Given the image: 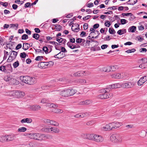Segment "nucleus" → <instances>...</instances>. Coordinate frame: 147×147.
<instances>
[{
	"mask_svg": "<svg viewBox=\"0 0 147 147\" xmlns=\"http://www.w3.org/2000/svg\"><path fill=\"white\" fill-rule=\"evenodd\" d=\"M109 32L110 34H113L115 33L116 32L115 30L113 28L111 29L109 28Z\"/></svg>",
	"mask_w": 147,
	"mask_h": 147,
	"instance_id": "6e6d98bb",
	"label": "nucleus"
},
{
	"mask_svg": "<svg viewBox=\"0 0 147 147\" xmlns=\"http://www.w3.org/2000/svg\"><path fill=\"white\" fill-rule=\"evenodd\" d=\"M20 80L22 82L29 85H33L37 82L36 78L28 76H21L20 77Z\"/></svg>",
	"mask_w": 147,
	"mask_h": 147,
	"instance_id": "f257e3e1",
	"label": "nucleus"
},
{
	"mask_svg": "<svg viewBox=\"0 0 147 147\" xmlns=\"http://www.w3.org/2000/svg\"><path fill=\"white\" fill-rule=\"evenodd\" d=\"M126 30L125 29H123L122 30H119L117 32V33L120 35H122L126 33Z\"/></svg>",
	"mask_w": 147,
	"mask_h": 147,
	"instance_id": "c756f323",
	"label": "nucleus"
},
{
	"mask_svg": "<svg viewBox=\"0 0 147 147\" xmlns=\"http://www.w3.org/2000/svg\"><path fill=\"white\" fill-rule=\"evenodd\" d=\"M103 130L105 131H111L112 130L110 127V123L106 125L103 127Z\"/></svg>",
	"mask_w": 147,
	"mask_h": 147,
	"instance_id": "f3484780",
	"label": "nucleus"
},
{
	"mask_svg": "<svg viewBox=\"0 0 147 147\" xmlns=\"http://www.w3.org/2000/svg\"><path fill=\"white\" fill-rule=\"evenodd\" d=\"M26 55L25 52L21 53L20 54V57L22 58H25L26 57Z\"/></svg>",
	"mask_w": 147,
	"mask_h": 147,
	"instance_id": "338daca9",
	"label": "nucleus"
},
{
	"mask_svg": "<svg viewBox=\"0 0 147 147\" xmlns=\"http://www.w3.org/2000/svg\"><path fill=\"white\" fill-rule=\"evenodd\" d=\"M45 62H40L38 65V66L39 67L42 68H45Z\"/></svg>",
	"mask_w": 147,
	"mask_h": 147,
	"instance_id": "2f4dec72",
	"label": "nucleus"
},
{
	"mask_svg": "<svg viewBox=\"0 0 147 147\" xmlns=\"http://www.w3.org/2000/svg\"><path fill=\"white\" fill-rule=\"evenodd\" d=\"M93 134H84L82 135V136L84 138L92 140L93 138Z\"/></svg>",
	"mask_w": 147,
	"mask_h": 147,
	"instance_id": "0eeeda50",
	"label": "nucleus"
},
{
	"mask_svg": "<svg viewBox=\"0 0 147 147\" xmlns=\"http://www.w3.org/2000/svg\"><path fill=\"white\" fill-rule=\"evenodd\" d=\"M137 1L138 0H129L127 3L128 4L134 5L137 2Z\"/></svg>",
	"mask_w": 147,
	"mask_h": 147,
	"instance_id": "c85d7f7f",
	"label": "nucleus"
},
{
	"mask_svg": "<svg viewBox=\"0 0 147 147\" xmlns=\"http://www.w3.org/2000/svg\"><path fill=\"white\" fill-rule=\"evenodd\" d=\"M11 53L10 56L13 58L15 59L17 56L18 54L17 52L14 51H11Z\"/></svg>",
	"mask_w": 147,
	"mask_h": 147,
	"instance_id": "4be33fe9",
	"label": "nucleus"
},
{
	"mask_svg": "<svg viewBox=\"0 0 147 147\" xmlns=\"http://www.w3.org/2000/svg\"><path fill=\"white\" fill-rule=\"evenodd\" d=\"M110 125L111 127V129H112V130H114L115 129V124L114 122L110 123Z\"/></svg>",
	"mask_w": 147,
	"mask_h": 147,
	"instance_id": "a18cd8bd",
	"label": "nucleus"
},
{
	"mask_svg": "<svg viewBox=\"0 0 147 147\" xmlns=\"http://www.w3.org/2000/svg\"><path fill=\"white\" fill-rule=\"evenodd\" d=\"M14 59L11 57V56H9L8 59H7V61L8 62H11Z\"/></svg>",
	"mask_w": 147,
	"mask_h": 147,
	"instance_id": "680f3d73",
	"label": "nucleus"
},
{
	"mask_svg": "<svg viewBox=\"0 0 147 147\" xmlns=\"http://www.w3.org/2000/svg\"><path fill=\"white\" fill-rule=\"evenodd\" d=\"M41 131L43 132L47 133L50 132V128H44L41 129Z\"/></svg>",
	"mask_w": 147,
	"mask_h": 147,
	"instance_id": "4c0bfd02",
	"label": "nucleus"
},
{
	"mask_svg": "<svg viewBox=\"0 0 147 147\" xmlns=\"http://www.w3.org/2000/svg\"><path fill=\"white\" fill-rule=\"evenodd\" d=\"M19 65V63L18 61L13 63V64L14 67L15 68L17 67Z\"/></svg>",
	"mask_w": 147,
	"mask_h": 147,
	"instance_id": "09e8293b",
	"label": "nucleus"
},
{
	"mask_svg": "<svg viewBox=\"0 0 147 147\" xmlns=\"http://www.w3.org/2000/svg\"><path fill=\"white\" fill-rule=\"evenodd\" d=\"M43 57L42 56H38L36 57L35 60L36 61H40L43 59Z\"/></svg>",
	"mask_w": 147,
	"mask_h": 147,
	"instance_id": "e2e57ef3",
	"label": "nucleus"
},
{
	"mask_svg": "<svg viewBox=\"0 0 147 147\" xmlns=\"http://www.w3.org/2000/svg\"><path fill=\"white\" fill-rule=\"evenodd\" d=\"M46 136L45 134H40L39 138L38 139L39 140H46Z\"/></svg>",
	"mask_w": 147,
	"mask_h": 147,
	"instance_id": "cd10ccee",
	"label": "nucleus"
},
{
	"mask_svg": "<svg viewBox=\"0 0 147 147\" xmlns=\"http://www.w3.org/2000/svg\"><path fill=\"white\" fill-rule=\"evenodd\" d=\"M16 91H10L9 95L11 96H13L16 97Z\"/></svg>",
	"mask_w": 147,
	"mask_h": 147,
	"instance_id": "e433bc0d",
	"label": "nucleus"
},
{
	"mask_svg": "<svg viewBox=\"0 0 147 147\" xmlns=\"http://www.w3.org/2000/svg\"><path fill=\"white\" fill-rule=\"evenodd\" d=\"M136 30V27L134 26H132L129 27L128 29V32H134Z\"/></svg>",
	"mask_w": 147,
	"mask_h": 147,
	"instance_id": "7c9ffc66",
	"label": "nucleus"
},
{
	"mask_svg": "<svg viewBox=\"0 0 147 147\" xmlns=\"http://www.w3.org/2000/svg\"><path fill=\"white\" fill-rule=\"evenodd\" d=\"M93 138L92 140L98 142H102L103 141V137L98 135L96 134H93Z\"/></svg>",
	"mask_w": 147,
	"mask_h": 147,
	"instance_id": "20e7f679",
	"label": "nucleus"
},
{
	"mask_svg": "<svg viewBox=\"0 0 147 147\" xmlns=\"http://www.w3.org/2000/svg\"><path fill=\"white\" fill-rule=\"evenodd\" d=\"M117 143L121 142L123 140V137L119 134H117Z\"/></svg>",
	"mask_w": 147,
	"mask_h": 147,
	"instance_id": "37998d69",
	"label": "nucleus"
},
{
	"mask_svg": "<svg viewBox=\"0 0 147 147\" xmlns=\"http://www.w3.org/2000/svg\"><path fill=\"white\" fill-rule=\"evenodd\" d=\"M81 117H84L88 116L90 115V113L89 112H86L84 113H80Z\"/></svg>",
	"mask_w": 147,
	"mask_h": 147,
	"instance_id": "473e14b6",
	"label": "nucleus"
},
{
	"mask_svg": "<svg viewBox=\"0 0 147 147\" xmlns=\"http://www.w3.org/2000/svg\"><path fill=\"white\" fill-rule=\"evenodd\" d=\"M7 141L13 140L16 138V136L14 134L6 136Z\"/></svg>",
	"mask_w": 147,
	"mask_h": 147,
	"instance_id": "f8f14e48",
	"label": "nucleus"
},
{
	"mask_svg": "<svg viewBox=\"0 0 147 147\" xmlns=\"http://www.w3.org/2000/svg\"><path fill=\"white\" fill-rule=\"evenodd\" d=\"M121 15L123 16H131L132 15V13H122Z\"/></svg>",
	"mask_w": 147,
	"mask_h": 147,
	"instance_id": "de8ad7c7",
	"label": "nucleus"
},
{
	"mask_svg": "<svg viewBox=\"0 0 147 147\" xmlns=\"http://www.w3.org/2000/svg\"><path fill=\"white\" fill-rule=\"evenodd\" d=\"M52 111L55 113H61L63 112V111L59 109H54Z\"/></svg>",
	"mask_w": 147,
	"mask_h": 147,
	"instance_id": "b1692460",
	"label": "nucleus"
},
{
	"mask_svg": "<svg viewBox=\"0 0 147 147\" xmlns=\"http://www.w3.org/2000/svg\"><path fill=\"white\" fill-rule=\"evenodd\" d=\"M114 122L115 124V129L119 127L122 125V123H121L117 121H114Z\"/></svg>",
	"mask_w": 147,
	"mask_h": 147,
	"instance_id": "bb28decb",
	"label": "nucleus"
},
{
	"mask_svg": "<svg viewBox=\"0 0 147 147\" xmlns=\"http://www.w3.org/2000/svg\"><path fill=\"white\" fill-rule=\"evenodd\" d=\"M24 93L20 91H16V97H22L24 95Z\"/></svg>",
	"mask_w": 147,
	"mask_h": 147,
	"instance_id": "9b49d317",
	"label": "nucleus"
},
{
	"mask_svg": "<svg viewBox=\"0 0 147 147\" xmlns=\"http://www.w3.org/2000/svg\"><path fill=\"white\" fill-rule=\"evenodd\" d=\"M103 94L105 99L111 98L113 96V94L111 93H105Z\"/></svg>",
	"mask_w": 147,
	"mask_h": 147,
	"instance_id": "2eb2a0df",
	"label": "nucleus"
},
{
	"mask_svg": "<svg viewBox=\"0 0 147 147\" xmlns=\"http://www.w3.org/2000/svg\"><path fill=\"white\" fill-rule=\"evenodd\" d=\"M86 71H79L77 72L74 74V75L75 76H82L83 75H86L87 74L86 73Z\"/></svg>",
	"mask_w": 147,
	"mask_h": 147,
	"instance_id": "6e6552de",
	"label": "nucleus"
},
{
	"mask_svg": "<svg viewBox=\"0 0 147 147\" xmlns=\"http://www.w3.org/2000/svg\"><path fill=\"white\" fill-rule=\"evenodd\" d=\"M111 71H115L119 69V67L117 65H113L110 66Z\"/></svg>",
	"mask_w": 147,
	"mask_h": 147,
	"instance_id": "a878e982",
	"label": "nucleus"
},
{
	"mask_svg": "<svg viewBox=\"0 0 147 147\" xmlns=\"http://www.w3.org/2000/svg\"><path fill=\"white\" fill-rule=\"evenodd\" d=\"M51 120H50L49 119H44L43 121L47 125H49Z\"/></svg>",
	"mask_w": 147,
	"mask_h": 147,
	"instance_id": "8fccbe9b",
	"label": "nucleus"
},
{
	"mask_svg": "<svg viewBox=\"0 0 147 147\" xmlns=\"http://www.w3.org/2000/svg\"><path fill=\"white\" fill-rule=\"evenodd\" d=\"M55 27L57 30L58 31H60L61 30L62 28L61 26L59 24L56 25Z\"/></svg>",
	"mask_w": 147,
	"mask_h": 147,
	"instance_id": "49530a36",
	"label": "nucleus"
},
{
	"mask_svg": "<svg viewBox=\"0 0 147 147\" xmlns=\"http://www.w3.org/2000/svg\"><path fill=\"white\" fill-rule=\"evenodd\" d=\"M40 103H43V104H44V103H46L47 104V103H48V102H47V99L46 98H43V99H42L41 101H40Z\"/></svg>",
	"mask_w": 147,
	"mask_h": 147,
	"instance_id": "774afa93",
	"label": "nucleus"
},
{
	"mask_svg": "<svg viewBox=\"0 0 147 147\" xmlns=\"http://www.w3.org/2000/svg\"><path fill=\"white\" fill-rule=\"evenodd\" d=\"M28 145L32 147H35L36 145V143L35 142H30Z\"/></svg>",
	"mask_w": 147,
	"mask_h": 147,
	"instance_id": "4d7b16f0",
	"label": "nucleus"
},
{
	"mask_svg": "<svg viewBox=\"0 0 147 147\" xmlns=\"http://www.w3.org/2000/svg\"><path fill=\"white\" fill-rule=\"evenodd\" d=\"M147 81V76H144L142 77L138 82L137 84L138 86H141Z\"/></svg>",
	"mask_w": 147,
	"mask_h": 147,
	"instance_id": "423d86ee",
	"label": "nucleus"
},
{
	"mask_svg": "<svg viewBox=\"0 0 147 147\" xmlns=\"http://www.w3.org/2000/svg\"><path fill=\"white\" fill-rule=\"evenodd\" d=\"M102 71L106 72H109L111 71L110 68L109 66L104 67L102 68Z\"/></svg>",
	"mask_w": 147,
	"mask_h": 147,
	"instance_id": "5701e85b",
	"label": "nucleus"
},
{
	"mask_svg": "<svg viewBox=\"0 0 147 147\" xmlns=\"http://www.w3.org/2000/svg\"><path fill=\"white\" fill-rule=\"evenodd\" d=\"M31 47L30 44L27 43H24L23 44L22 49L24 50H26L29 49Z\"/></svg>",
	"mask_w": 147,
	"mask_h": 147,
	"instance_id": "dca6fc26",
	"label": "nucleus"
},
{
	"mask_svg": "<svg viewBox=\"0 0 147 147\" xmlns=\"http://www.w3.org/2000/svg\"><path fill=\"white\" fill-rule=\"evenodd\" d=\"M119 73H115L111 75V77L112 78L115 79H119Z\"/></svg>",
	"mask_w": 147,
	"mask_h": 147,
	"instance_id": "ea45409f",
	"label": "nucleus"
},
{
	"mask_svg": "<svg viewBox=\"0 0 147 147\" xmlns=\"http://www.w3.org/2000/svg\"><path fill=\"white\" fill-rule=\"evenodd\" d=\"M77 82L79 83L85 84L86 83V80L84 79H79L77 80Z\"/></svg>",
	"mask_w": 147,
	"mask_h": 147,
	"instance_id": "a19ab883",
	"label": "nucleus"
},
{
	"mask_svg": "<svg viewBox=\"0 0 147 147\" xmlns=\"http://www.w3.org/2000/svg\"><path fill=\"white\" fill-rule=\"evenodd\" d=\"M12 79H13V78H10V76H9L8 75L5 76L4 78V80L6 82L11 80V82H12Z\"/></svg>",
	"mask_w": 147,
	"mask_h": 147,
	"instance_id": "79ce46f5",
	"label": "nucleus"
},
{
	"mask_svg": "<svg viewBox=\"0 0 147 147\" xmlns=\"http://www.w3.org/2000/svg\"><path fill=\"white\" fill-rule=\"evenodd\" d=\"M46 106L54 108H57L58 107V105H57L53 103H48V102L47 103Z\"/></svg>",
	"mask_w": 147,
	"mask_h": 147,
	"instance_id": "aec40b11",
	"label": "nucleus"
},
{
	"mask_svg": "<svg viewBox=\"0 0 147 147\" xmlns=\"http://www.w3.org/2000/svg\"><path fill=\"white\" fill-rule=\"evenodd\" d=\"M18 24H11L9 25V26L12 28L17 29L18 27Z\"/></svg>",
	"mask_w": 147,
	"mask_h": 147,
	"instance_id": "c9c22d12",
	"label": "nucleus"
},
{
	"mask_svg": "<svg viewBox=\"0 0 147 147\" xmlns=\"http://www.w3.org/2000/svg\"><path fill=\"white\" fill-rule=\"evenodd\" d=\"M28 38V36L26 34H23L22 36V40H26Z\"/></svg>",
	"mask_w": 147,
	"mask_h": 147,
	"instance_id": "052dcab7",
	"label": "nucleus"
},
{
	"mask_svg": "<svg viewBox=\"0 0 147 147\" xmlns=\"http://www.w3.org/2000/svg\"><path fill=\"white\" fill-rule=\"evenodd\" d=\"M135 83L133 82H127L123 83L122 88H129L134 86Z\"/></svg>",
	"mask_w": 147,
	"mask_h": 147,
	"instance_id": "7ed1b4c3",
	"label": "nucleus"
},
{
	"mask_svg": "<svg viewBox=\"0 0 147 147\" xmlns=\"http://www.w3.org/2000/svg\"><path fill=\"white\" fill-rule=\"evenodd\" d=\"M6 136H0V142H4L7 141Z\"/></svg>",
	"mask_w": 147,
	"mask_h": 147,
	"instance_id": "393cba45",
	"label": "nucleus"
},
{
	"mask_svg": "<svg viewBox=\"0 0 147 147\" xmlns=\"http://www.w3.org/2000/svg\"><path fill=\"white\" fill-rule=\"evenodd\" d=\"M116 134H114L111 136L110 140L111 142L116 143Z\"/></svg>",
	"mask_w": 147,
	"mask_h": 147,
	"instance_id": "6ab92c4d",
	"label": "nucleus"
},
{
	"mask_svg": "<svg viewBox=\"0 0 147 147\" xmlns=\"http://www.w3.org/2000/svg\"><path fill=\"white\" fill-rule=\"evenodd\" d=\"M49 125H53L55 126H57L59 125V123L53 120H51Z\"/></svg>",
	"mask_w": 147,
	"mask_h": 147,
	"instance_id": "72a5a7b5",
	"label": "nucleus"
},
{
	"mask_svg": "<svg viewBox=\"0 0 147 147\" xmlns=\"http://www.w3.org/2000/svg\"><path fill=\"white\" fill-rule=\"evenodd\" d=\"M65 56V54L62 52H60L58 54L55 55L54 56V57L55 58L61 59L64 57Z\"/></svg>",
	"mask_w": 147,
	"mask_h": 147,
	"instance_id": "9d476101",
	"label": "nucleus"
},
{
	"mask_svg": "<svg viewBox=\"0 0 147 147\" xmlns=\"http://www.w3.org/2000/svg\"><path fill=\"white\" fill-rule=\"evenodd\" d=\"M30 108L33 111H38L41 108V107L38 105H34L30 106Z\"/></svg>",
	"mask_w": 147,
	"mask_h": 147,
	"instance_id": "1a4fd4ad",
	"label": "nucleus"
},
{
	"mask_svg": "<svg viewBox=\"0 0 147 147\" xmlns=\"http://www.w3.org/2000/svg\"><path fill=\"white\" fill-rule=\"evenodd\" d=\"M45 40V37L43 36H40L39 38V40L41 42L44 41Z\"/></svg>",
	"mask_w": 147,
	"mask_h": 147,
	"instance_id": "5fc2aeb1",
	"label": "nucleus"
},
{
	"mask_svg": "<svg viewBox=\"0 0 147 147\" xmlns=\"http://www.w3.org/2000/svg\"><path fill=\"white\" fill-rule=\"evenodd\" d=\"M14 82L13 83V84H14V85H18L19 84V82L16 79H14L13 78V79H12V82Z\"/></svg>",
	"mask_w": 147,
	"mask_h": 147,
	"instance_id": "864d4df0",
	"label": "nucleus"
},
{
	"mask_svg": "<svg viewBox=\"0 0 147 147\" xmlns=\"http://www.w3.org/2000/svg\"><path fill=\"white\" fill-rule=\"evenodd\" d=\"M74 28V26H72L71 29L72 31L75 32H78L80 30V28L76 27L75 28Z\"/></svg>",
	"mask_w": 147,
	"mask_h": 147,
	"instance_id": "58836bf2",
	"label": "nucleus"
},
{
	"mask_svg": "<svg viewBox=\"0 0 147 147\" xmlns=\"http://www.w3.org/2000/svg\"><path fill=\"white\" fill-rule=\"evenodd\" d=\"M116 86V84H113L110 85H109V88H110L111 89H116L117 88Z\"/></svg>",
	"mask_w": 147,
	"mask_h": 147,
	"instance_id": "13d9d810",
	"label": "nucleus"
},
{
	"mask_svg": "<svg viewBox=\"0 0 147 147\" xmlns=\"http://www.w3.org/2000/svg\"><path fill=\"white\" fill-rule=\"evenodd\" d=\"M92 103L91 100H88L85 101H84L80 102V104L81 105H89Z\"/></svg>",
	"mask_w": 147,
	"mask_h": 147,
	"instance_id": "412c9836",
	"label": "nucleus"
},
{
	"mask_svg": "<svg viewBox=\"0 0 147 147\" xmlns=\"http://www.w3.org/2000/svg\"><path fill=\"white\" fill-rule=\"evenodd\" d=\"M136 51V50L134 49H129L126 51L125 52L127 53H130L134 52Z\"/></svg>",
	"mask_w": 147,
	"mask_h": 147,
	"instance_id": "bf43d9fd",
	"label": "nucleus"
},
{
	"mask_svg": "<svg viewBox=\"0 0 147 147\" xmlns=\"http://www.w3.org/2000/svg\"><path fill=\"white\" fill-rule=\"evenodd\" d=\"M32 121V120L31 119L27 118L22 119L21 121V122L22 123H30Z\"/></svg>",
	"mask_w": 147,
	"mask_h": 147,
	"instance_id": "ddd939ff",
	"label": "nucleus"
},
{
	"mask_svg": "<svg viewBox=\"0 0 147 147\" xmlns=\"http://www.w3.org/2000/svg\"><path fill=\"white\" fill-rule=\"evenodd\" d=\"M27 130L26 128L24 127H22L19 128L18 130V132H24L25 131Z\"/></svg>",
	"mask_w": 147,
	"mask_h": 147,
	"instance_id": "f704fd0d",
	"label": "nucleus"
},
{
	"mask_svg": "<svg viewBox=\"0 0 147 147\" xmlns=\"http://www.w3.org/2000/svg\"><path fill=\"white\" fill-rule=\"evenodd\" d=\"M80 47L79 46H77L75 45H74L72 44H71V46H70L69 47L71 49H74L76 48H79Z\"/></svg>",
	"mask_w": 147,
	"mask_h": 147,
	"instance_id": "0e129e2a",
	"label": "nucleus"
},
{
	"mask_svg": "<svg viewBox=\"0 0 147 147\" xmlns=\"http://www.w3.org/2000/svg\"><path fill=\"white\" fill-rule=\"evenodd\" d=\"M76 92V90L74 89H67L61 91L60 94L63 97H67L73 95Z\"/></svg>",
	"mask_w": 147,
	"mask_h": 147,
	"instance_id": "f03ea898",
	"label": "nucleus"
},
{
	"mask_svg": "<svg viewBox=\"0 0 147 147\" xmlns=\"http://www.w3.org/2000/svg\"><path fill=\"white\" fill-rule=\"evenodd\" d=\"M40 37V35L37 33H34L33 34L32 37L36 40H38Z\"/></svg>",
	"mask_w": 147,
	"mask_h": 147,
	"instance_id": "c03bdc74",
	"label": "nucleus"
},
{
	"mask_svg": "<svg viewBox=\"0 0 147 147\" xmlns=\"http://www.w3.org/2000/svg\"><path fill=\"white\" fill-rule=\"evenodd\" d=\"M120 22L122 24L124 25L127 23L128 21L125 19H121L120 20Z\"/></svg>",
	"mask_w": 147,
	"mask_h": 147,
	"instance_id": "3c124183",
	"label": "nucleus"
},
{
	"mask_svg": "<svg viewBox=\"0 0 147 147\" xmlns=\"http://www.w3.org/2000/svg\"><path fill=\"white\" fill-rule=\"evenodd\" d=\"M56 40L59 43H61L63 44H65L66 42V40L61 38H57Z\"/></svg>",
	"mask_w": 147,
	"mask_h": 147,
	"instance_id": "a211bd4d",
	"label": "nucleus"
},
{
	"mask_svg": "<svg viewBox=\"0 0 147 147\" xmlns=\"http://www.w3.org/2000/svg\"><path fill=\"white\" fill-rule=\"evenodd\" d=\"M59 129L57 127H51L50 128V132H52V133H59Z\"/></svg>",
	"mask_w": 147,
	"mask_h": 147,
	"instance_id": "4468645a",
	"label": "nucleus"
},
{
	"mask_svg": "<svg viewBox=\"0 0 147 147\" xmlns=\"http://www.w3.org/2000/svg\"><path fill=\"white\" fill-rule=\"evenodd\" d=\"M91 43H92V44L94 46H97L98 45V42L97 41L92 40L91 42Z\"/></svg>",
	"mask_w": 147,
	"mask_h": 147,
	"instance_id": "603ef678",
	"label": "nucleus"
},
{
	"mask_svg": "<svg viewBox=\"0 0 147 147\" xmlns=\"http://www.w3.org/2000/svg\"><path fill=\"white\" fill-rule=\"evenodd\" d=\"M40 134L36 133H31L28 134V137L31 139L38 140L39 138Z\"/></svg>",
	"mask_w": 147,
	"mask_h": 147,
	"instance_id": "39448f33",
	"label": "nucleus"
},
{
	"mask_svg": "<svg viewBox=\"0 0 147 147\" xmlns=\"http://www.w3.org/2000/svg\"><path fill=\"white\" fill-rule=\"evenodd\" d=\"M8 3L7 2L4 3L2 2H0V5H2L3 6L7 7L8 5Z\"/></svg>",
	"mask_w": 147,
	"mask_h": 147,
	"instance_id": "69168bd1",
	"label": "nucleus"
}]
</instances>
